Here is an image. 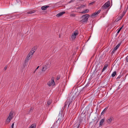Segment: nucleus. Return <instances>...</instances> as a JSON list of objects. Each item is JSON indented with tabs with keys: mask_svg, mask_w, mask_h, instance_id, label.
<instances>
[{
	"mask_svg": "<svg viewBox=\"0 0 128 128\" xmlns=\"http://www.w3.org/2000/svg\"><path fill=\"white\" fill-rule=\"evenodd\" d=\"M90 16V15L88 14H86L82 16L81 18L82 19L80 21L82 23L86 22L88 20V18Z\"/></svg>",
	"mask_w": 128,
	"mask_h": 128,
	"instance_id": "f257e3e1",
	"label": "nucleus"
},
{
	"mask_svg": "<svg viewBox=\"0 0 128 128\" xmlns=\"http://www.w3.org/2000/svg\"><path fill=\"white\" fill-rule=\"evenodd\" d=\"M47 84L50 86L52 84L53 86L55 85V83L54 81V78L53 77H52L51 80L48 82Z\"/></svg>",
	"mask_w": 128,
	"mask_h": 128,
	"instance_id": "f03ea898",
	"label": "nucleus"
},
{
	"mask_svg": "<svg viewBox=\"0 0 128 128\" xmlns=\"http://www.w3.org/2000/svg\"><path fill=\"white\" fill-rule=\"evenodd\" d=\"M72 100L71 99H70V98L68 99L64 103V108H66L67 105L68 104V107L70 104L72 103Z\"/></svg>",
	"mask_w": 128,
	"mask_h": 128,
	"instance_id": "7ed1b4c3",
	"label": "nucleus"
},
{
	"mask_svg": "<svg viewBox=\"0 0 128 128\" xmlns=\"http://www.w3.org/2000/svg\"><path fill=\"white\" fill-rule=\"evenodd\" d=\"M78 34V30H76L74 34H73L72 35V40H74L76 38V36Z\"/></svg>",
	"mask_w": 128,
	"mask_h": 128,
	"instance_id": "20e7f679",
	"label": "nucleus"
},
{
	"mask_svg": "<svg viewBox=\"0 0 128 128\" xmlns=\"http://www.w3.org/2000/svg\"><path fill=\"white\" fill-rule=\"evenodd\" d=\"M110 5V1H108L106 2L102 6L104 9H106Z\"/></svg>",
	"mask_w": 128,
	"mask_h": 128,
	"instance_id": "39448f33",
	"label": "nucleus"
},
{
	"mask_svg": "<svg viewBox=\"0 0 128 128\" xmlns=\"http://www.w3.org/2000/svg\"><path fill=\"white\" fill-rule=\"evenodd\" d=\"M85 120V117H82L81 116L80 117L79 120L77 122L80 124H83L82 122L84 121Z\"/></svg>",
	"mask_w": 128,
	"mask_h": 128,
	"instance_id": "423d86ee",
	"label": "nucleus"
},
{
	"mask_svg": "<svg viewBox=\"0 0 128 128\" xmlns=\"http://www.w3.org/2000/svg\"><path fill=\"white\" fill-rule=\"evenodd\" d=\"M100 10H98L97 12L94 13L92 15H90V17L91 18H93L96 16V15H98L100 12Z\"/></svg>",
	"mask_w": 128,
	"mask_h": 128,
	"instance_id": "0eeeda50",
	"label": "nucleus"
},
{
	"mask_svg": "<svg viewBox=\"0 0 128 128\" xmlns=\"http://www.w3.org/2000/svg\"><path fill=\"white\" fill-rule=\"evenodd\" d=\"M114 120L113 117L112 116H110L107 119V122L108 124H110L111 123L112 120Z\"/></svg>",
	"mask_w": 128,
	"mask_h": 128,
	"instance_id": "6e6552de",
	"label": "nucleus"
},
{
	"mask_svg": "<svg viewBox=\"0 0 128 128\" xmlns=\"http://www.w3.org/2000/svg\"><path fill=\"white\" fill-rule=\"evenodd\" d=\"M81 124H80V123L78 122H77L75 124H74L75 127L76 128H80L81 126Z\"/></svg>",
	"mask_w": 128,
	"mask_h": 128,
	"instance_id": "1a4fd4ad",
	"label": "nucleus"
},
{
	"mask_svg": "<svg viewBox=\"0 0 128 128\" xmlns=\"http://www.w3.org/2000/svg\"><path fill=\"white\" fill-rule=\"evenodd\" d=\"M32 55L33 54H32V51H30L27 56L26 57V58L28 59L29 60L30 59L32 56L31 55Z\"/></svg>",
	"mask_w": 128,
	"mask_h": 128,
	"instance_id": "9d476101",
	"label": "nucleus"
},
{
	"mask_svg": "<svg viewBox=\"0 0 128 128\" xmlns=\"http://www.w3.org/2000/svg\"><path fill=\"white\" fill-rule=\"evenodd\" d=\"M12 118V116H9L8 117V118L6 120V122H8V123H7V124H8L10 122Z\"/></svg>",
	"mask_w": 128,
	"mask_h": 128,
	"instance_id": "9b49d317",
	"label": "nucleus"
},
{
	"mask_svg": "<svg viewBox=\"0 0 128 128\" xmlns=\"http://www.w3.org/2000/svg\"><path fill=\"white\" fill-rule=\"evenodd\" d=\"M12 118V116H9L8 117V118L6 120V122H8V123H7V124H8L10 122Z\"/></svg>",
	"mask_w": 128,
	"mask_h": 128,
	"instance_id": "f8f14e48",
	"label": "nucleus"
},
{
	"mask_svg": "<svg viewBox=\"0 0 128 128\" xmlns=\"http://www.w3.org/2000/svg\"><path fill=\"white\" fill-rule=\"evenodd\" d=\"M12 118V116H9L8 117V118L6 120V122H8V123H7V124H8L10 122Z\"/></svg>",
	"mask_w": 128,
	"mask_h": 128,
	"instance_id": "ddd939ff",
	"label": "nucleus"
},
{
	"mask_svg": "<svg viewBox=\"0 0 128 128\" xmlns=\"http://www.w3.org/2000/svg\"><path fill=\"white\" fill-rule=\"evenodd\" d=\"M108 64L107 63L106 64V63H105L104 67L102 70V72H103L106 68L108 66Z\"/></svg>",
	"mask_w": 128,
	"mask_h": 128,
	"instance_id": "4468645a",
	"label": "nucleus"
},
{
	"mask_svg": "<svg viewBox=\"0 0 128 128\" xmlns=\"http://www.w3.org/2000/svg\"><path fill=\"white\" fill-rule=\"evenodd\" d=\"M49 7V6H44L41 7V9L42 10H45Z\"/></svg>",
	"mask_w": 128,
	"mask_h": 128,
	"instance_id": "2eb2a0df",
	"label": "nucleus"
},
{
	"mask_svg": "<svg viewBox=\"0 0 128 128\" xmlns=\"http://www.w3.org/2000/svg\"><path fill=\"white\" fill-rule=\"evenodd\" d=\"M65 12H60L58 14L56 15L57 17H59L61 16L62 15H63L64 14H65Z\"/></svg>",
	"mask_w": 128,
	"mask_h": 128,
	"instance_id": "dca6fc26",
	"label": "nucleus"
},
{
	"mask_svg": "<svg viewBox=\"0 0 128 128\" xmlns=\"http://www.w3.org/2000/svg\"><path fill=\"white\" fill-rule=\"evenodd\" d=\"M108 106L106 107L104 110L101 113L100 116L104 114L108 109Z\"/></svg>",
	"mask_w": 128,
	"mask_h": 128,
	"instance_id": "f3484780",
	"label": "nucleus"
},
{
	"mask_svg": "<svg viewBox=\"0 0 128 128\" xmlns=\"http://www.w3.org/2000/svg\"><path fill=\"white\" fill-rule=\"evenodd\" d=\"M90 83H88L86 84V85L84 87H83V88H82L81 90H80V92H79V94H81L83 92V91L84 90V89L86 88V86H88L89 84H90Z\"/></svg>",
	"mask_w": 128,
	"mask_h": 128,
	"instance_id": "a211bd4d",
	"label": "nucleus"
},
{
	"mask_svg": "<svg viewBox=\"0 0 128 128\" xmlns=\"http://www.w3.org/2000/svg\"><path fill=\"white\" fill-rule=\"evenodd\" d=\"M105 119L104 118L102 119L100 121L99 126H102L103 124V123L105 121Z\"/></svg>",
	"mask_w": 128,
	"mask_h": 128,
	"instance_id": "6ab92c4d",
	"label": "nucleus"
},
{
	"mask_svg": "<svg viewBox=\"0 0 128 128\" xmlns=\"http://www.w3.org/2000/svg\"><path fill=\"white\" fill-rule=\"evenodd\" d=\"M36 11V10H32L30 11H29V12H27V13H28V14H32V13H33L35 12Z\"/></svg>",
	"mask_w": 128,
	"mask_h": 128,
	"instance_id": "aec40b11",
	"label": "nucleus"
},
{
	"mask_svg": "<svg viewBox=\"0 0 128 128\" xmlns=\"http://www.w3.org/2000/svg\"><path fill=\"white\" fill-rule=\"evenodd\" d=\"M121 44V42L119 43L114 48V50H116L120 46Z\"/></svg>",
	"mask_w": 128,
	"mask_h": 128,
	"instance_id": "412c9836",
	"label": "nucleus"
},
{
	"mask_svg": "<svg viewBox=\"0 0 128 128\" xmlns=\"http://www.w3.org/2000/svg\"><path fill=\"white\" fill-rule=\"evenodd\" d=\"M89 10L88 9H86L84 10L81 13L82 14H85L86 13H88L89 12Z\"/></svg>",
	"mask_w": 128,
	"mask_h": 128,
	"instance_id": "4be33fe9",
	"label": "nucleus"
},
{
	"mask_svg": "<svg viewBox=\"0 0 128 128\" xmlns=\"http://www.w3.org/2000/svg\"><path fill=\"white\" fill-rule=\"evenodd\" d=\"M123 26H124L123 25L122 26L121 28H120L119 29V30H118L116 34V35L118 34L119 33V32H120V31L121 30V29H122V28H123Z\"/></svg>",
	"mask_w": 128,
	"mask_h": 128,
	"instance_id": "5701e85b",
	"label": "nucleus"
},
{
	"mask_svg": "<svg viewBox=\"0 0 128 128\" xmlns=\"http://www.w3.org/2000/svg\"><path fill=\"white\" fill-rule=\"evenodd\" d=\"M35 47L33 48L30 51H32V54H33L36 51V49L35 48Z\"/></svg>",
	"mask_w": 128,
	"mask_h": 128,
	"instance_id": "b1692460",
	"label": "nucleus"
},
{
	"mask_svg": "<svg viewBox=\"0 0 128 128\" xmlns=\"http://www.w3.org/2000/svg\"><path fill=\"white\" fill-rule=\"evenodd\" d=\"M116 74V71L114 72L112 74V77H114Z\"/></svg>",
	"mask_w": 128,
	"mask_h": 128,
	"instance_id": "393cba45",
	"label": "nucleus"
},
{
	"mask_svg": "<svg viewBox=\"0 0 128 128\" xmlns=\"http://www.w3.org/2000/svg\"><path fill=\"white\" fill-rule=\"evenodd\" d=\"M36 126L35 124H32L29 128H35Z\"/></svg>",
	"mask_w": 128,
	"mask_h": 128,
	"instance_id": "a878e982",
	"label": "nucleus"
},
{
	"mask_svg": "<svg viewBox=\"0 0 128 128\" xmlns=\"http://www.w3.org/2000/svg\"><path fill=\"white\" fill-rule=\"evenodd\" d=\"M51 101L50 100H48L47 102L46 105L48 106L50 105L51 103Z\"/></svg>",
	"mask_w": 128,
	"mask_h": 128,
	"instance_id": "bb28decb",
	"label": "nucleus"
},
{
	"mask_svg": "<svg viewBox=\"0 0 128 128\" xmlns=\"http://www.w3.org/2000/svg\"><path fill=\"white\" fill-rule=\"evenodd\" d=\"M126 10H124V11L122 13V15L123 16H124V15L126 13Z\"/></svg>",
	"mask_w": 128,
	"mask_h": 128,
	"instance_id": "cd10ccee",
	"label": "nucleus"
},
{
	"mask_svg": "<svg viewBox=\"0 0 128 128\" xmlns=\"http://www.w3.org/2000/svg\"><path fill=\"white\" fill-rule=\"evenodd\" d=\"M13 112L12 111L10 112V113L9 116H12V117H13Z\"/></svg>",
	"mask_w": 128,
	"mask_h": 128,
	"instance_id": "c85d7f7f",
	"label": "nucleus"
},
{
	"mask_svg": "<svg viewBox=\"0 0 128 128\" xmlns=\"http://www.w3.org/2000/svg\"><path fill=\"white\" fill-rule=\"evenodd\" d=\"M124 16H123L122 15H121L120 16H119L118 17V21L119 20H120L121 19L122 17H123Z\"/></svg>",
	"mask_w": 128,
	"mask_h": 128,
	"instance_id": "c756f323",
	"label": "nucleus"
},
{
	"mask_svg": "<svg viewBox=\"0 0 128 128\" xmlns=\"http://www.w3.org/2000/svg\"><path fill=\"white\" fill-rule=\"evenodd\" d=\"M72 110L73 112L72 113V114H74L75 113V112H74V109H73V108H71L70 110V111H71Z\"/></svg>",
	"mask_w": 128,
	"mask_h": 128,
	"instance_id": "7c9ffc66",
	"label": "nucleus"
},
{
	"mask_svg": "<svg viewBox=\"0 0 128 128\" xmlns=\"http://www.w3.org/2000/svg\"><path fill=\"white\" fill-rule=\"evenodd\" d=\"M60 78V75H58L56 78V80H58Z\"/></svg>",
	"mask_w": 128,
	"mask_h": 128,
	"instance_id": "2f4dec72",
	"label": "nucleus"
},
{
	"mask_svg": "<svg viewBox=\"0 0 128 128\" xmlns=\"http://www.w3.org/2000/svg\"><path fill=\"white\" fill-rule=\"evenodd\" d=\"M32 110H33V108H30V110L29 111L28 113L30 114V112H31L32 111Z\"/></svg>",
	"mask_w": 128,
	"mask_h": 128,
	"instance_id": "473e14b6",
	"label": "nucleus"
},
{
	"mask_svg": "<svg viewBox=\"0 0 128 128\" xmlns=\"http://www.w3.org/2000/svg\"><path fill=\"white\" fill-rule=\"evenodd\" d=\"M122 76L121 75H120L116 79L117 80H118L119 79H120V78Z\"/></svg>",
	"mask_w": 128,
	"mask_h": 128,
	"instance_id": "72a5a7b5",
	"label": "nucleus"
},
{
	"mask_svg": "<svg viewBox=\"0 0 128 128\" xmlns=\"http://www.w3.org/2000/svg\"><path fill=\"white\" fill-rule=\"evenodd\" d=\"M126 62H128V56H127L126 58Z\"/></svg>",
	"mask_w": 128,
	"mask_h": 128,
	"instance_id": "f704fd0d",
	"label": "nucleus"
},
{
	"mask_svg": "<svg viewBox=\"0 0 128 128\" xmlns=\"http://www.w3.org/2000/svg\"><path fill=\"white\" fill-rule=\"evenodd\" d=\"M95 2H92L90 3H89V5H91V4H93L95 3Z\"/></svg>",
	"mask_w": 128,
	"mask_h": 128,
	"instance_id": "c9c22d12",
	"label": "nucleus"
},
{
	"mask_svg": "<svg viewBox=\"0 0 128 128\" xmlns=\"http://www.w3.org/2000/svg\"><path fill=\"white\" fill-rule=\"evenodd\" d=\"M45 70H46L45 69V68H44V66H43L42 68V71H44Z\"/></svg>",
	"mask_w": 128,
	"mask_h": 128,
	"instance_id": "e433bc0d",
	"label": "nucleus"
},
{
	"mask_svg": "<svg viewBox=\"0 0 128 128\" xmlns=\"http://www.w3.org/2000/svg\"><path fill=\"white\" fill-rule=\"evenodd\" d=\"M28 60H29L28 59H27L26 58V59L25 60V62L26 63L28 62Z\"/></svg>",
	"mask_w": 128,
	"mask_h": 128,
	"instance_id": "4c0bfd02",
	"label": "nucleus"
},
{
	"mask_svg": "<svg viewBox=\"0 0 128 128\" xmlns=\"http://www.w3.org/2000/svg\"><path fill=\"white\" fill-rule=\"evenodd\" d=\"M14 123H13L12 124L11 126V128H14Z\"/></svg>",
	"mask_w": 128,
	"mask_h": 128,
	"instance_id": "58836bf2",
	"label": "nucleus"
},
{
	"mask_svg": "<svg viewBox=\"0 0 128 128\" xmlns=\"http://www.w3.org/2000/svg\"><path fill=\"white\" fill-rule=\"evenodd\" d=\"M44 66V68H45V70H46V69H47V66H46V65H45Z\"/></svg>",
	"mask_w": 128,
	"mask_h": 128,
	"instance_id": "ea45409f",
	"label": "nucleus"
},
{
	"mask_svg": "<svg viewBox=\"0 0 128 128\" xmlns=\"http://www.w3.org/2000/svg\"><path fill=\"white\" fill-rule=\"evenodd\" d=\"M116 50H114V48L112 51V53H114Z\"/></svg>",
	"mask_w": 128,
	"mask_h": 128,
	"instance_id": "a19ab883",
	"label": "nucleus"
},
{
	"mask_svg": "<svg viewBox=\"0 0 128 128\" xmlns=\"http://www.w3.org/2000/svg\"><path fill=\"white\" fill-rule=\"evenodd\" d=\"M71 16H72L75 17V15L74 14H71Z\"/></svg>",
	"mask_w": 128,
	"mask_h": 128,
	"instance_id": "79ce46f5",
	"label": "nucleus"
},
{
	"mask_svg": "<svg viewBox=\"0 0 128 128\" xmlns=\"http://www.w3.org/2000/svg\"><path fill=\"white\" fill-rule=\"evenodd\" d=\"M7 68V66H6L4 67V69L5 70H6Z\"/></svg>",
	"mask_w": 128,
	"mask_h": 128,
	"instance_id": "37998d69",
	"label": "nucleus"
},
{
	"mask_svg": "<svg viewBox=\"0 0 128 128\" xmlns=\"http://www.w3.org/2000/svg\"><path fill=\"white\" fill-rule=\"evenodd\" d=\"M60 121V118H59L58 120L56 121V122L57 123L58 122H59Z\"/></svg>",
	"mask_w": 128,
	"mask_h": 128,
	"instance_id": "c03bdc74",
	"label": "nucleus"
},
{
	"mask_svg": "<svg viewBox=\"0 0 128 128\" xmlns=\"http://www.w3.org/2000/svg\"><path fill=\"white\" fill-rule=\"evenodd\" d=\"M39 66H38L37 67V68L34 71V72H35V71H36V70L37 69H38V68L39 67Z\"/></svg>",
	"mask_w": 128,
	"mask_h": 128,
	"instance_id": "a18cd8bd",
	"label": "nucleus"
},
{
	"mask_svg": "<svg viewBox=\"0 0 128 128\" xmlns=\"http://www.w3.org/2000/svg\"><path fill=\"white\" fill-rule=\"evenodd\" d=\"M74 0H70V2H69V3H71V2H74Z\"/></svg>",
	"mask_w": 128,
	"mask_h": 128,
	"instance_id": "49530a36",
	"label": "nucleus"
},
{
	"mask_svg": "<svg viewBox=\"0 0 128 128\" xmlns=\"http://www.w3.org/2000/svg\"><path fill=\"white\" fill-rule=\"evenodd\" d=\"M80 8H81V6H78V7L77 8V9H79Z\"/></svg>",
	"mask_w": 128,
	"mask_h": 128,
	"instance_id": "de8ad7c7",
	"label": "nucleus"
},
{
	"mask_svg": "<svg viewBox=\"0 0 128 128\" xmlns=\"http://www.w3.org/2000/svg\"><path fill=\"white\" fill-rule=\"evenodd\" d=\"M82 7H84V5H82Z\"/></svg>",
	"mask_w": 128,
	"mask_h": 128,
	"instance_id": "09e8293b",
	"label": "nucleus"
},
{
	"mask_svg": "<svg viewBox=\"0 0 128 128\" xmlns=\"http://www.w3.org/2000/svg\"><path fill=\"white\" fill-rule=\"evenodd\" d=\"M128 9V5L127 6V8L126 9V10H127Z\"/></svg>",
	"mask_w": 128,
	"mask_h": 128,
	"instance_id": "8fccbe9b",
	"label": "nucleus"
},
{
	"mask_svg": "<svg viewBox=\"0 0 128 128\" xmlns=\"http://www.w3.org/2000/svg\"><path fill=\"white\" fill-rule=\"evenodd\" d=\"M3 14L0 15V16H3Z\"/></svg>",
	"mask_w": 128,
	"mask_h": 128,
	"instance_id": "3c124183",
	"label": "nucleus"
},
{
	"mask_svg": "<svg viewBox=\"0 0 128 128\" xmlns=\"http://www.w3.org/2000/svg\"><path fill=\"white\" fill-rule=\"evenodd\" d=\"M127 74H126V76H125V77L126 78V76H127Z\"/></svg>",
	"mask_w": 128,
	"mask_h": 128,
	"instance_id": "603ef678",
	"label": "nucleus"
},
{
	"mask_svg": "<svg viewBox=\"0 0 128 128\" xmlns=\"http://www.w3.org/2000/svg\"><path fill=\"white\" fill-rule=\"evenodd\" d=\"M81 0V1H83V0Z\"/></svg>",
	"mask_w": 128,
	"mask_h": 128,
	"instance_id": "864d4df0",
	"label": "nucleus"
},
{
	"mask_svg": "<svg viewBox=\"0 0 128 128\" xmlns=\"http://www.w3.org/2000/svg\"><path fill=\"white\" fill-rule=\"evenodd\" d=\"M98 121H97V122H96V123H97V122H98Z\"/></svg>",
	"mask_w": 128,
	"mask_h": 128,
	"instance_id": "5fc2aeb1",
	"label": "nucleus"
}]
</instances>
